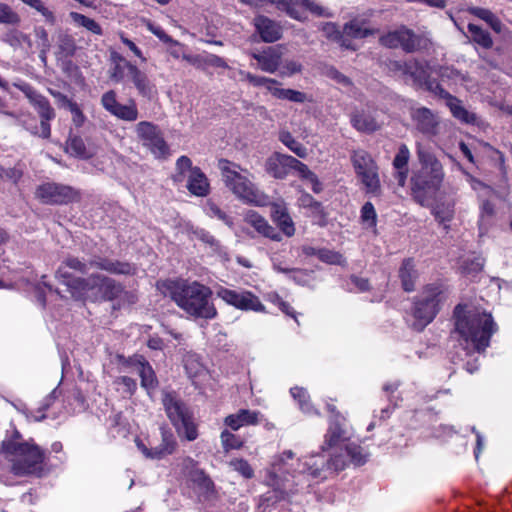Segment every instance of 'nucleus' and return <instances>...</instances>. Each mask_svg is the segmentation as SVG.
<instances>
[{
  "label": "nucleus",
  "mask_w": 512,
  "mask_h": 512,
  "mask_svg": "<svg viewBox=\"0 0 512 512\" xmlns=\"http://www.w3.org/2000/svg\"><path fill=\"white\" fill-rule=\"evenodd\" d=\"M454 319L453 333L467 354L484 351L489 346L490 338L497 329L491 314L457 305Z\"/></svg>",
  "instance_id": "1"
},
{
  "label": "nucleus",
  "mask_w": 512,
  "mask_h": 512,
  "mask_svg": "<svg viewBox=\"0 0 512 512\" xmlns=\"http://www.w3.org/2000/svg\"><path fill=\"white\" fill-rule=\"evenodd\" d=\"M334 448L335 450L329 459H325L322 455H311L310 457L299 459L298 472L308 474L312 478H326V472L342 471L349 464L355 466L363 465L369 457L368 452L356 443H348L344 449L340 446Z\"/></svg>",
  "instance_id": "2"
},
{
  "label": "nucleus",
  "mask_w": 512,
  "mask_h": 512,
  "mask_svg": "<svg viewBox=\"0 0 512 512\" xmlns=\"http://www.w3.org/2000/svg\"><path fill=\"white\" fill-rule=\"evenodd\" d=\"M168 293L176 305L191 317L211 320L217 316L211 289L199 282H171Z\"/></svg>",
  "instance_id": "3"
},
{
  "label": "nucleus",
  "mask_w": 512,
  "mask_h": 512,
  "mask_svg": "<svg viewBox=\"0 0 512 512\" xmlns=\"http://www.w3.org/2000/svg\"><path fill=\"white\" fill-rule=\"evenodd\" d=\"M416 155L421 167L411 178L412 192L415 198L422 202L428 192L440 188L444 170L431 149L421 142H416Z\"/></svg>",
  "instance_id": "4"
},
{
  "label": "nucleus",
  "mask_w": 512,
  "mask_h": 512,
  "mask_svg": "<svg viewBox=\"0 0 512 512\" xmlns=\"http://www.w3.org/2000/svg\"><path fill=\"white\" fill-rule=\"evenodd\" d=\"M20 434L15 432L13 439L3 441L2 449L12 463L11 470L17 476L39 475L44 459L41 449L29 442H20Z\"/></svg>",
  "instance_id": "5"
},
{
  "label": "nucleus",
  "mask_w": 512,
  "mask_h": 512,
  "mask_svg": "<svg viewBox=\"0 0 512 512\" xmlns=\"http://www.w3.org/2000/svg\"><path fill=\"white\" fill-rule=\"evenodd\" d=\"M218 166L226 187L238 199L256 206H265L269 203V197L260 191L246 175L240 173L238 165L222 159Z\"/></svg>",
  "instance_id": "6"
},
{
  "label": "nucleus",
  "mask_w": 512,
  "mask_h": 512,
  "mask_svg": "<svg viewBox=\"0 0 512 512\" xmlns=\"http://www.w3.org/2000/svg\"><path fill=\"white\" fill-rule=\"evenodd\" d=\"M76 285L77 293L73 297L92 302L113 301L123 293L120 282L98 273L91 274L86 280L77 281Z\"/></svg>",
  "instance_id": "7"
},
{
  "label": "nucleus",
  "mask_w": 512,
  "mask_h": 512,
  "mask_svg": "<svg viewBox=\"0 0 512 512\" xmlns=\"http://www.w3.org/2000/svg\"><path fill=\"white\" fill-rule=\"evenodd\" d=\"M162 403L167 417L178 434L184 436L188 441L195 440L198 437L197 426L186 404L170 392H163Z\"/></svg>",
  "instance_id": "8"
},
{
  "label": "nucleus",
  "mask_w": 512,
  "mask_h": 512,
  "mask_svg": "<svg viewBox=\"0 0 512 512\" xmlns=\"http://www.w3.org/2000/svg\"><path fill=\"white\" fill-rule=\"evenodd\" d=\"M444 299L443 291L438 285H427L415 298L413 307L414 329L423 330L435 318Z\"/></svg>",
  "instance_id": "9"
},
{
  "label": "nucleus",
  "mask_w": 512,
  "mask_h": 512,
  "mask_svg": "<svg viewBox=\"0 0 512 512\" xmlns=\"http://www.w3.org/2000/svg\"><path fill=\"white\" fill-rule=\"evenodd\" d=\"M350 160L357 178L365 187L366 193L379 196L381 194L379 167L371 154L364 149L353 150Z\"/></svg>",
  "instance_id": "10"
},
{
  "label": "nucleus",
  "mask_w": 512,
  "mask_h": 512,
  "mask_svg": "<svg viewBox=\"0 0 512 512\" xmlns=\"http://www.w3.org/2000/svg\"><path fill=\"white\" fill-rule=\"evenodd\" d=\"M91 269H96V257L90 259H80L78 257H67L56 271V278L67 286L72 296L77 293V281L86 280V278L75 276L74 273L85 275Z\"/></svg>",
  "instance_id": "11"
},
{
  "label": "nucleus",
  "mask_w": 512,
  "mask_h": 512,
  "mask_svg": "<svg viewBox=\"0 0 512 512\" xmlns=\"http://www.w3.org/2000/svg\"><path fill=\"white\" fill-rule=\"evenodd\" d=\"M35 197L46 205H63L77 199V192L70 186L47 182L39 185L35 191Z\"/></svg>",
  "instance_id": "12"
},
{
  "label": "nucleus",
  "mask_w": 512,
  "mask_h": 512,
  "mask_svg": "<svg viewBox=\"0 0 512 512\" xmlns=\"http://www.w3.org/2000/svg\"><path fill=\"white\" fill-rule=\"evenodd\" d=\"M22 91L25 93L29 102L36 109L40 117L42 139H49L51 136L50 121L53 120L56 116L54 108L51 106L46 97L37 93L31 87L25 86L22 88Z\"/></svg>",
  "instance_id": "13"
},
{
  "label": "nucleus",
  "mask_w": 512,
  "mask_h": 512,
  "mask_svg": "<svg viewBox=\"0 0 512 512\" xmlns=\"http://www.w3.org/2000/svg\"><path fill=\"white\" fill-rule=\"evenodd\" d=\"M380 43L388 48H402L405 52L411 53L421 47V37L416 35L413 30L401 26L380 37Z\"/></svg>",
  "instance_id": "14"
},
{
  "label": "nucleus",
  "mask_w": 512,
  "mask_h": 512,
  "mask_svg": "<svg viewBox=\"0 0 512 512\" xmlns=\"http://www.w3.org/2000/svg\"><path fill=\"white\" fill-rule=\"evenodd\" d=\"M136 133L143 145L156 157H163L168 152V146L158 127L151 122L142 121L136 125Z\"/></svg>",
  "instance_id": "15"
},
{
  "label": "nucleus",
  "mask_w": 512,
  "mask_h": 512,
  "mask_svg": "<svg viewBox=\"0 0 512 512\" xmlns=\"http://www.w3.org/2000/svg\"><path fill=\"white\" fill-rule=\"evenodd\" d=\"M350 123L358 132L365 134H372L383 126L379 110L369 105L355 109L350 115Z\"/></svg>",
  "instance_id": "16"
},
{
  "label": "nucleus",
  "mask_w": 512,
  "mask_h": 512,
  "mask_svg": "<svg viewBox=\"0 0 512 512\" xmlns=\"http://www.w3.org/2000/svg\"><path fill=\"white\" fill-rule=\"evenodd\" d=\"M101 105L111 115L123 121L133 122L139 117L135 101L130 99L125 105L119 103L114 90H109L102 95Z\"/></svg>",
  "instance_id": "17"
},
{
  "label": "nucleus",
  "mask_w": 512,
  "mask_h": 512,
  "mask_svg": "<svg viewBox=\"0 0 512 512\" xmlns=\"http://www.w3.org/2000/svg\"><path fill=\"white\" fill-rule=\"evenodd\" d=\"M218 296L227 304L241 310H252L255 312H263L265 306L260 299L250 291H236L222 288L218 291Z\"/></svg>",
  "instance_id": "18"
},
{
  "label": "nucleus",
  "mask_w": 512,
  "mask_h": 512,
  "mask_svg": "<svg viewBox=\"0 0 512 512\" xmlns=\"http://www.w3.org/2000/svg\"><path fill=\"white\" fill-rule=\"evenodd\" d=\"M429 90L446 101L447 107L455 118L466 124H474L476 122V114L468 111L462 105L461 100L446 91L440 84L431 82Z\"/></svg>",
  "instance_id": "19"
},
{
  "label": "nucleus",
  "mask_w": 512,
  "mask_h": 512,
  "mask_svg": "<svg viewBox=\"0 0 512 512\" xmlns=\"http://www.w3.org/2000/svg\"><path fill=\"white\" fill-rule=\"evenodd\" d=\"M130 372L137 373L141 379V386L148 391V393L155 389L158 385V380L155 372L149 362L141 355H134L123 363Z\"/></svg>",
  "instance_id": "20"
},
{
  "label": "nucleus",
  "mask_w": 512,
  "mask_h": 512,
  "mask_svg": "<svg viewBox=\"0 0 512 512\" xmlns=\"http://www.w3.org/2000/svg\"><path fill=\"white\" fill-rule=\"evenodd\" d=\"M411 119L416 129L427 136H436L439 133L440 118L426 107H417L411 110Z\"/></svg>",
  "instance_id": "21"
},
{
  "label": "nucleus",
  "mask_w": 512,
  "mask_h": 512,
  "mask_svg": "<svg viewBox=\"0 0 512 512\" xmlns=\"http://www.w3.org/2000/svg\"><path fill=\"white\" fill-rule=\"evenodd\" d=\"M351 433L346 424L345 418L337 414L334 418H330L329 427L325 434L324 445L322 449L338 447L342 443L349 440Z\"/></svg>",
  "instance_id": "22"
},
{
  "label": "nucleus",
  "mask_w": 512,
  "mask_h": 512,
  "mask_svg": "<svg viewBox=\"0 0 512 512\" xmlns=\"http://www.w3.org/2000/svg\"><path fill=\"white\" fill-rule=\"evenodd\" d=\"M126 67L127 79L134 85L138 94L151 100L157 94L155 84L135 64H126Z\"/></svg>",
  "instance_id": "23"
},
{
  "label": "nucleus",
  "mask_w": 512,
  "mask_h": 512,
  "mask_svg": "<svg viewBox=\"0 0 512 512\" xmlns=\"http://www.w3.org/2000/svg\"><path fill=\"white\" fill-rule=\"evenodd\" d=\"M283 52L280 46H270L261 52L251 53L258 63L259 69L267 73H275L281 66Z\"/></svg>",
  "instance_id": "24"
},
{
  "label": "nucleus",
  "mask_w": 512,
  "mask_h": 512,
  "mask_svg": "<svg viewBox=\"0 0 512 512\" xmlns=\"http://www.w3.org/2000/svg\"><path fill=\"white\" fill-rule=\"evenodd\" d=\"M253 25L261 40L265 43L276 42L282 37L281 25L267 16L257 15L253 19Z\"/></svg>",
  "instance_id": "25"
},
{
  "label": "nucleus",
  "mask_w": 512,
  "mask_h": 512,
  "mask_svg": "<svg viewBox=\"0 0 512 512\" xmlns=\"http://www.w3.org/2000/svg\"><path fill=\"white\" fill-rule=\"evenodd\" d=\"M181 471L185 477L197 484L200 488L210 491L213 488L212 480L198 467V463L191 457L181 461Z\"/></svg>",
  "instance_id": "26"
},
{
  "label": "nucleus",
  "mask_w": 512,
  "mask_h": 512,
  "mask_svg": "<svg viewBox=\"0 0 512 512\" xmlns=\"http://www.w3.org/2000/svg\"><path fill=\"white\" fill-rule=\"evenodd\" d=\"M293 157L286 154L274 153L265 164L266 171L276 179H284L292 170Z\"/></svg>",
  "instance_id": "27"
},
{
  "label": "nucleus",
  "mask_w": 512,
  "mask_h": 512,
  "mask_svg": "<svg viewBox=\"0 0 512 512\" xmlns=\"http://www.w3.org/2000/svg\"><path fill=\"white\" fill-rule=\"evenodd\" d=\"M244 221L253 227L260 235L273 241H281V234L272 227L268 221L255 211H248L245 214Z\"/></svg>",
  "instance_id": "28"
},
{
  "label": "nucleus",
  "mask_w": 512,
  "mask_h": 512,
  "mask_svg": "<svg viewBox=\"0 0 512 512\" xmlns=\"http://www.w3.org/2000/svg\"><path fill=\"white\" fill-rule=\"evenodd\" d=\"M96 269L116 275H134L137 271L134 264L105 257H96Z\"/></svg>",
  "instance_id": "29"
},
{
  "label": "nucleus",
  "mask_w": 512,
  "mask_h": 512,
  "mask_svg": "<svg viewBox=\"0 0 512 512\" xmlns=\"http://www.w3.org/2000/svg\"><path fill=\"white\" fill-rule=\"evenodd\" d=\"M186 188L192 195L198 197H204L209 194V181L199 167H194L192 173L188 175Z\"/></svg>",
  "instance_id": "30"
},
{
  "label": "nucleus",
  "mask_w": 512,
  "mask_h": 512,
  "mask_svg": "<svg viewBox=\"0 0 512 512\" xmlns=\"http://www.w3.org/2000/svg\"><path fill=\"white\" fill-rule=\"evenodd\" d=\"M392 69L409 76L415 83L422 82L427 77L424 65L415 59L406 62L396 61L392 64Z\"/></svg>",
  "instance_id": "31"
},
{
  "label": "nucleus",
  "mask_w": 512,
  "mask_h": 512,
  "mask_svg": "<svg viewBox=\"0 0 512 512\" xmlns=\"http://www.w3.org/2000/svg\"><path fill=\"white\" fill-rule=\"evenodd\" d=\"M260 413L248 409H241L235 414L228 415L225 418V424L233 430H238L243 426L256 425L259 423Z\"/></svg>",
  "instance_id": "32"
},
{
  "label": "nucleus",
  "mask_w": 512,
  "mask_h": 512,
  "mask_svg": "<svg viewBox=\"0 0 512 512\" xmlns=\"http://www.w3.org/2000/svg\"><path fill=\"white\" fill-rule=\"evenodd\" d=\"M418 276V271L416 270L414 261L411 258L404 259L399 268V278L401 280L402 288L406 292H412L415 290Z\"/></svg>",
  "instance_id": "33"
},
{
  "label": "nucleus",
  "mask_w": 512,
  "mask_h": 512,
  "mask_svg": "<svg viewBox=\"0 0 512 512\" xmlns=\"http://www.w3.org/2000/svg\"><path fill=\"white\" fill-rule=\"evenodd\" d=\"M410 159V150L406 144L399 146L398 152L393 160V167L396 170V179L399 185L403 186L408 176V162Z\"/></svg>",
  "instance_id": "34"
},
{
  "label": "nucleus",
  "mask_w": 512,
  "mask_h": 512,
  "mask_svg": "<svg viewBox=\"0 0 512 512\" xmlns=\"http://www.w3.org/2000/svg\"><path fill=\"white\" fill-rule=\"evenodd\" d=\"M467 12L486 22L495 33L500 34L502 32L503 24L491 10L470 6L467 8Z\"/></svg>",
  "instance_id": "35"
},
{
  "label": "nucleus",
  "mask_w": 512,
  "mask_h": 512,
  "mask_svg": "<svg viewBox=\"0 0 512 512\" xmlns=\"http://www.w3.org/2000/svg\"><path fill=\"white\" fill-rule=\"evenodd\" d=\"M495 216V206L488 200H485L480 205V213L478 220L479 236L486 235L493 225Z\"/></svg>",
  "instance_id": "36"
},
{
  "label": "nucleus",
  "mask_w": 512,
  "mask_h": 512,
  "mask_svg": "<svg viewBox=\"0 0 512 512\" xmlns=\"http://www.w3.org/2000/svg\"><path fill=\"white\" fill-rule=\"evenodd\" d=\"M176 440L174 435L164 428L161 429V443L154 447L153 456L156 459H162L172 454L176 449Z\"/></svg>",
  "instance_id": "37"
},
{
  "label": "nucleus",
  "mask_w": 512,
  "mask_h": 512,
  "mask_svg": "<svg viewBox=\"0 0 512 512\" xmlns=\"http://www.w3.org/2000/svg\"><path fill=\"white\" fill-rule=\"evenodd\" d=\"M272 217L273 220L277 223L278 227L286 236L291 237L294 235V223L284 207L280 205L275 206L272 213Z\"/></svg>",
  "instance_id": "38"
},
{
  "label": "nucleus",
  "mask_w": 512,
  "mask_h": 512,
  "mask_svg": "<svg viewBox=\"0 0 512 512\" xmlns=\"http://www.w3.org/2000/svg\"><path fill=\"white\" fill-rule=\"evenodd\" d=\"M16 120V124L21 126L24 130L29 132L31 135L42 138L40 124L37 125V121L34 115L29 112L14 113L11 116Z\"/></svg>",
  "instance_id": "39"
},
{
  "label": "nucleus",
  "mask_w": 512,
  "mask_h": 512,
  "mask_svg": "<svg viewBox=\"0 0 512 512\" xmlns=\"http://www.w3.org/2000/svg\"><path fill=\"white\" fill-rule=\"evenodd\" d=\"M76 51L77 45L73 36L66 33H62L58 36L56 55L59 59L73 57Z\"/></svg>",
  "instance_id": "40"
},
{
  "label": "nucleus",
  "mask_w": 512,
  "mask_h": 512,
  "mask_svg": "<svg viewBox=\"0 0 512 512\" xmlns=\"http://www.w3.org/2000/svg\"><path fill=\"white\" fill-rule=\"evenodd\" d=\"M373 33V30L365 27L364 22H361L357 19L351 20L343 27V35L346 39L347 37L362 39L372 35Z\"/></svg>",
  "instance_id": "41"
},
{
  "label": "nucleus",
  "mask_w": 512,
  "mask_h": 512,
  "mask_svg": "<svg viewBox=\"0 0 512 512\" xmlns=\"http://www.w3.org/2000/svg\"><path fill=\"white\" fill-rule=\"evenodd\" d=\"M469 33L472 36V41L484 49H490L493 46V39L490 33L482 27L469 23L467 26Z\"/></svg>",
  "instance_id": "42"
},
{
  "label": "nucleus",
  "mask_w": 512,
  "mask_h": 512,
  "mask_svg": "<svg viewBox=\"0 0 512 512\" xmlns=\"http://www.w3.org/2000/svg\"><path fill=\"white\" fill-rule=\"evenodd\" d=\"M432 212L436 220L447 229L448 223L454 217V204L452 202H438Z\"/></svg>",
  "instance_id": "43"
},
{
  "label": "nucleus",
  "mask_w": 512,
  "mask_h": 512,
  "mask_svg": "<svg viewBox=\"0 0 512 512\" xmlns=\"http://www.w3.org/2000/svg\"><path fill=\"white\" fill-rule=\"evenodd\" d=\"M279 140L298 157H307V148L304 145H302L299 141H297L289 131H281L279 133Z\"/></svg>",
  "instance_id": "44"
},
{
  "label": "nucleus",
  "mask_w": 512,
  "mask_h": 512,
  "mask_svg": "<svg viewBox=\"0 0 512 512\" xmlns=\"http://www.w3.org/2000/svg\"><path fill=\"white\" fill-rule=\"evenodd\" d=\"M291 396L298 402L299 408L306 414H318L310 403L307 391L302 387H293L290 389Z\"/></svg>",
  "instance_id": "45"
},
{
  "label": "nucleus",
  "mask_w": 512,
  "mask_h": 512,
  "mask_svg": "<svg viewBox=\"0 0 512 512\" xmlns=\"http://www.w3.org/2000/svg\"><path fill=\"white\" fill-rule=\"evenodd\" d=\"M322 31L327 38L339 43L341 47L346 49H355L351 45L350 41L344 38L343 31H340L336 24L330 22L325 23L322 26Z\"/></svg>",
  "instance_id": "46"
},
{
  "label": "nucleus",
  "mask_w": 512,
  "mask_h": 512,
  "mask_svg": "<svg viewBox=\"0 0 512 512\" xmlns=\"http://www.w3.org/2000/svg\"><path fill=\"white\" fill-rule=\"evenodd\" d=\"M188 61H190L193 65H196L197 67H202L204 65L206 66H212V67H218V68H223V69H228L230 68L229 65L227 64V62L215 55V54H206L205 56H202V57H187L186 58Z\"/></svg>",
  "instance_id": "47"
},
{
  "label": "nucleus",
  "mask_w": 512,
  "mask_h": 512,
  "mask_svg": "<svg viewBox=\"0 0 512 512\" xmlns=\"http://www.w3.org/2000/svg\"><path fill=\"white\" fill-rule=\"evenodd\" d=\"M176 173L172 176V179L175 183H182L185 180L186 175L191 174L192 170H194V166L192 165V161L187 156H180L175 164Z\"/></svg>",
  "instance_id": "48"
},
{
  "label": "nucleus",
  "mask_w": 512,
  "mask_h": 512,
  "mask_svg": "<svg viewBox=\"0 0 512 512\" xmlns=\"http://www.w3.org/2000/svg\"><path fill=\"white\" fill-rule=\"evenodd\" d=\"M66 150L71 155L82 159H88L93 155V153L86 148L83 139L80 137H72L67 143Z\"/></svg>",
  "instance_id": "49"
},
{
  "label": "nucleus",
  "mask_w": 512,
  "mask_h": 512,
  "mask_svg": "<svg viewBox=\"0 0 512 512\" xmlns=\"http://www.w3.org/2000/svg\"><path fill=\"white\" fill-rule=\"evenodd\" d=\"M69 16L78 26L84 27L96 35L102 34V28L95 20L77 12H71Z\"/></svg>",
  "instance_id": "50"
},
{
  "label": "nucleus",
  "mask_w": 512,
  "mask_h": 512,
  "mask_svg": "<svg viewBox=\"0 0 512 512\" xmlns=\"http://www.w3.org/2000/svg\"><path fill=\"white\" fill-rule=\"evenodd\" d=\"M114 384L117 386V389L127 397H131L137 389L136 381L128 376L117 377L114 380Z\"/></svg>",
  "instance_id": "51"
},
{
  "label": "nucleus",
  "mask_w": 512,
  "mask_h": 512,
  "mask_svg": "<svg viewBox=\"0 0 512 512\" xmlns=\"http://www.w3.org/2000/svg\"><path fill=\"white\" fill-rule=\"evenodd\" d=\"M20 16L9 5L0 2V24L17 25Z\"/></svg>",
  "instance_id": "52"
},
{
  "label": "nucleus",
  "mask_w": 512,
  "mask_h": 512,
  "mask_svg": "<svg viewBox=\"0 0 512 512\" xmlns=\"http://www.w3.org/2000/svg\"><path fill=\"white\" fill-rule=\"evenodd\" d=\"M24 4L28 5L29 7L35 9L37 12H39L47 22L54 24L55 22V16L52 11H50L48 8L45 7L44 3L41 0H20Z\"/></svg>",
  "instance_id": "53"
},
{
  "label": "nucleus",
  "mask_w": 512,
  "mask_h": 512,
  "mask_svg": "<svg viewBox=\"0 0 512 512\" xmlns=\"http://www.w3.org/2000/svg\"><path fill=\"white\" fill-rule=\"evenodd\" d=\"M220 438L225 451H229L231 449H239L243 445V442L228 430L222 431Z\"/></svg>",
  "instance_id": "54"
},
{
  "label": "nucleus",
  "mask_w": 512,
  "mask_h": 512,
  "mask_svg": "<svg viewBox=\"0 0 512 512\" xmlns=\"http://www.w3.org/2000/svg\"><path fill=\"white\" fill-rule=\"evenodd\" d=\"M484 266V260L481 257H474L471 260H467L462 265V271L466 275L475 276L482 271Z\"/></svg>",
  "instance_id": "55"
},
{
  "label": "nucleus",
  "mask_w": 512,
  "mask_h": 512,
  "mask_svg": "<svg viewBox=\"0 0 512 512\" xmlns=\"http://www.w3.org/2000/svg\"><path fill=\"white\" fill-rule=\"evenodd\" d=\"M229 465L233 470L237 471L245 478H252L254 475V471L250 464L244 459H234L231 460Z\"/></svg>",
  "instance_id": "56"
},
{
  "label": "nucleus",
  "mask_w": 512,
  "mask_h": 512,
  "mask_svg": "<svg viewBox=\"0 0 512 512\" xmlns=\"http://www.w3.org/2000/svg\"><path fill=\"white\" fill-rule=\"evenodd\" d=\"M317 257L328 264H342L343 262V256L340 253L324 248L317 250Z\"/></svg>",
  "instance_id": "57"
},
{
  "label": "nucleus",
  "mask_w": 512,
  "mask_h": 512,
  "mask_svg": "<svg viewBox=\"0 0 512 512\" xmlns=\"http://www.w3.org/2000/svg\"><path fill=\"white\" fill-rule=\"evenodd\" d=\"M195 236L202 242L208 244L214 251L221 253L222 247L218 240L213 235L205 230H197L194 232Z\"/></svg>",
  "instance_id": "58"
},
{
  "label": "nucleus",
  "mask_w": 512,
  "mask_h": 512,
  "mask_svg": "<svg viewBox=\"0 0 512 512\" xmlns=\"http://www.w3.org/2000/svg\"><path fill=\"white\" fill-rule=\"evenodd\" d=\"M23 176V170L18 167L5 168L0 166V178L7 179L13 183H17Z\"/></svg>",
  "instance_id": "59"
},
{
  "label": "nucleus",
  "mask_w": 512,
  "mask_h": 512,
  "mask_svg": "<svg viewBox=\"0 0 512 512\" xmlns=\"http://www.w3.org/2000/svg\"><path fill=\"white\" fill-rule=\"evenodd\" d=\"M207 214L210 217L218 218L219 220L223 221L228 226L233 225L232 219L214 203H209L207 205Z\"/></svg>",
  "instance_id": "60"
},
{
  "label": "nucleus",
  "mask_w": 512,
  "mask_h": 512,
  "mask_svg": "<svg viewBox=\"0 0 512 512\" xmlns=\"http://www.w3.org/2000/svg\"><path fill=\"white\" fill-rule=\"evenodd\" d=\"M376 211L371 202H366L361 209V218L363 222L368 223L370 226L376 224Z\"/></svg>",
  "instance_id": "61"
},
{
  "label": "nucleus",
  "mask_w": 512,
  "mask_h": 512,
  "mask_svg": "<svg viewBox=\"0 0 512 512\" xmlns=\"http://www.w3.org/2000/svg\"><path fill=\"white\" fill-rule=\"evenodd\" d=\"M302 71V64L294 61L289 60L285 61V63L282 65L280 70L281 76H292L294 74L300 73Z\"/></svg>",
  "instance_id": "62"
},
{
  "label": "nucleus",
  "mask_w": 512,
  "mask_h": 512,
  "mask_svg": "<svg viewBox=\"0 0 512 512\" xmlns=\"http://www.w3.org/2000/svg\"><path fill=\"white\" fill-rule=\"evenodd\" d=\"M49 94L54 98L56 104L60 108H66L69 109L71 105H73L75 102H73L71 99H69L65 94L61 93L60 91L49 89Z\"/></svg>",
  "instance_id": "63"
},
{
  "label": "nucleus",
  "mask_w": 512,
  "mask_h": 512,
  "mask_svg": "<svg viewBox=\"0 0 512 512\" xmlns=\"http://www.w3.org/2000/svg\"><path fill=\"white\" fill-rule=\"evenodd\" d=\"M308 10L318 16L331 17L332 14L324 7L315 3L313 0H299Z\"/></svg>",
  "instance_id": "64"
}]
</instances>
